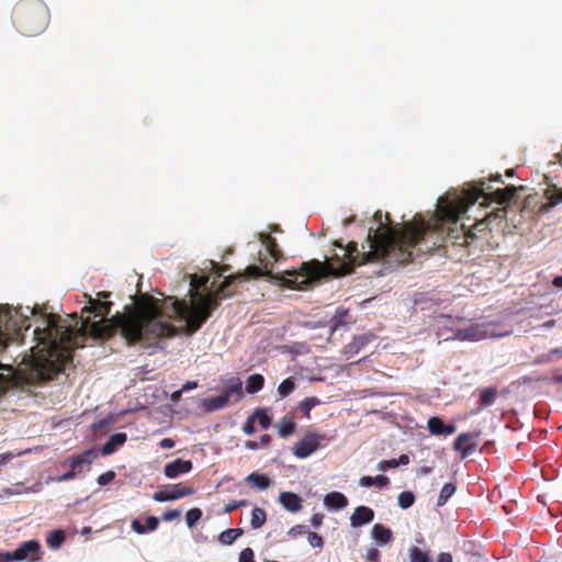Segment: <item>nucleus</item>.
I'll list each match as a JSON object with an SVG mask.
<instances>
[{"mask_svg": "<svg viewBox=\"0 0 562 562\" xmlns=\"http://www.w3.org/2000/svg\"><path fill=\"white\" fill-rule=\"evenodd\" d=\"M159 520L155 516H149L146 518V525H143L138 519H133L131 522V528L138 535H144L147 531H154L158 528Z\"/></svg>", "mask_w": 562, "mask_h": 562, "instance_id": "obj_18", "label": "nucleus"}, {"mask_svg": "<svg viewBox=\"0 0 562 562\" xmlns=\"http://www.w3.org/2000/svg\"><path fill=\"white\" fill-rule=\"evenodd\" d=\"M0 562H13L11 557V551L1 552L0 551Z\"/></svg>", "mask_w": 562, "mask_h": 562, "instance_id": "obj_56", "label": "nucleus"}, {"mask_svg": "<svg viewBox=\"0 0 562 562\" xmlns=\"http://www.w3.org/2000/svg\"><path fill=\"white\" fill-rule=\"evenodd\" d=\"M181 516V512L179 509H168L165 510L162 514V520L165 521H172L176 519H179Z\"/></svg>", "mask_w": 562, "mask_h": 562, "instance_id": "obj_44", "label": "nucleus"}, {"mask_svg": "<svg viewBox=\"0 0 562 562\" xmlns=\"http://www.w3.org/2000/svg\"><path fill=\"white\" fill-rule=\"evenodd\" d=\"M198 387V382L195 381H188L186 382L182 387H181V391L182 392H187V391H190V390H193V389H196Z\"/></svg>", "mask_w": 562, "mask_h": 562, "instance_id": "obj_55", "label": "nucleus"}, {"mask_svg": "<svg viewBox=\"0 0 562 562\" xmlns=\"http://www.w3.org/2000/svg\"><path fill=\"white\" fill-rule=\"evenodd\" d=\"M159 446L162 448V449H171L175 447V441L171 439V438H164L160 442H159Z\"/></svg>", "mask_w": 562, "mask_h": 562, "instance_id": "obj_53", "label": "nucleus"}, {"mask_svg": "<svg viewBox=\"0 0 562 562\" xmlns=\"http://www.w3.org/2000/svg\"><path fill=\"white\" fill-rule=\"evenodd\" d=\"M307 540L313 548L322 549L324 547L323 537L316 532H307Z\"/></svg>", "mask_w": 562, "mask_h": 562, "instance_id": "obj_37", "label": "nucleus"}, {"mask_svg": "<svg viewBox=\"0 0 562 562\" xmlns=\"http://www.w3.org/2000/svg\"><path fill=\"white\" fill-rule=\"evenodd\" d=\"M255 417V422L257 420L262 429H268L271 425V417L267 414L265 408L255 409L251 415Z\"/></svg>", "mask_w": 562, "mask_h": 562, "instance_id": "obj_31", "label": "nucleus"}, {"mask_svg": "<svg viewBox=\"0 0 562 562\" xmlns=\"http://www.w3.org/2000/svg\"><path fill=\"white\" fill-rule=\"evenodd\" d=\"M427 428L431 435H451L456 431V426L450 424L446 425L439 417H430L427 423Z\"/></svg>", "mask_w": 562, "mask_h": 562, "instance_id": "obj_14", "label": "nucleus"}, {"mask_svg": "<svg viewBox=\"0 0 562 562\" xmlns=\"http://www.w3.org/2000/svg\"><path fill=\"white\" fill-rule=\"evenodd\" d=\"M202 517V510L198 507L187 512L186 521L189 528H192Z\"/></svg>", "mask_w": 562, "mask_h": 562, "instance_id": "obj_36", "label": "nucleus"}, {"mask_svg": "<svg viewBox=\"0 0 562 562\" xmlns=\"http://www.w3.org/2000/svg\"><path fill=\"white\" fill-rule=\"evenodd\" d=\"M414 502H415V495L409 491H404V492L400 493V495L397 497L398 506L403 509H407L411 506H413Z\"/></svg>", "mask_w": 562, "mask_h": 562, "instance_id": "obj_33", "label": "nucleus"}, {"mask_svg": "<svg viewBox=\"0 0 562 562\" xmlns=\"http://www.w3.org/2000/svg\"><path fill=\"white\" fill-rule=\"evenodd\" d=\"M497 396V390L495 387H486L480 391L479 404L481 407L491 406Z\"/></svg>", "mask_w": 562, "mask_h": 562, "instance_id": "obj_25", "label": "nucleus"}, {"mask_svg": "<svg viewBox=\"0 0 562 562\" xmlns=\"http://www.w3.org/2000/svg\"><path fill=\"white\" fill-rule=\"evenodd\" d=\"M247 505V501L240 499V501H231L226 506L224 507V513L229 514L234 510H236L239 507H244Z\"/></svg>", "mask_w": 562, "mask_h": 562, "instance_id": "obj_41", "label": "nucleus"}, {"mask_svg": "<svg viewBox=\"0 0 562 562\" xmlns=\"http://www.w3.org/2000/svg\"><path fill=\"white\" fill-rule=\"evenodd\" d=\"M267 519L266 512L262 508L256 507L251 512V520L250 525L252 529H259L261 528Z\"/></svg>", "mask_w": 562, "mask_h": 562, "instance_id": "obj_30", "label": "nucleus"}, {"mask_svg": "<svg viewBox=\"0 0 562 562\" xmlns=\"http://www.w3.org/2000/svg\"><path fill=\"white\" fill-rule=\"evenodd\" d=\"M115 477V472L114 471H108L101 475L98 476V484L101 485V486H104V485H108L109 483H111Z\"/></svg>", "mask_w": 562, "mask_h": 562, "instance_id": "obj_39", "label": "nucleus"}, {"mask_svg": "<svg viewBox=\"0 0 562 562\" xmlns=\"http://www.w3.org/2000/svg\"><path fill=\"white\" fill-rule=\"evenodd\" d=\"M474 236H475V235H474L473 231H472V229H470V231L465 234V236H464V237H465V243H467L468 245H470V244L472 243V240L474 239Z\"/></svg>", "mask_w": 562, "mask_h": 562, "instance_id": "obj_60", "label": "nucleus"}, {"mask_svg": "<svg viewBox=\"0 0 562 562\" xmlns=\"http://www.w3.org/2000/svg\"><path fill=\"white\" fill-rule=\"evenodd\" d=\"M238 277H225L215 291L201 294L191 305L175 296L160 300L145 294L134 304L125 305L123 313H116L111 318L106 316L111 312L112 302L89 296V306L81 312L82 315H89L79 318L74 314V325L38 306L13 308L5 305V346L9 342H22L24 333L31 328L30 316L37 317L33 331L35 345L30 348L31 353L22 357L16 369L5 366V392L15 385H47L63 373L65 367L72 361V351L83 347L88 337L110 338L120 331L128 345L139 344L148 348L179 333L192 335L223 300L234 295L231 288Z\"/></svg>", "mask_w": 562, "mask_h": 562, "instance_id": "obj_1", "label": "nucleus"}, {"mask_svg": "<svg viewBox=\"0 0 562 562\" xmlns=\"http://www.w3.org/2000/svg\"><path fill=\"white\" fill-rule=\"evenodd\" d=\"M182 391L179 390V391H176L171 394V401L172 402H179L181 400V395H182Z\"/></svg>", "mask_w": 562, "mask_h": 562, "instance_id": "obj_59", "label": "nucleus"}, {"mask_svg": "<svg viewBox=\"0 0 562 562\" xmlns=\"http://www.w3.org/2000/svg\"><path fill=\"white\" fill-rule=\"evenodd\" d=\"M12 21L21 34L35 36L47 27L49 10L42 0H21L13 8Z\"/></svg>", "mask_w": 562, "mask_h": 562, "instance_id": "obj_4", "label": "nucleus"}, {"mask_svg": "<svg viewBox=\"0 0 562 562\" xmlns=\"http://www.w3.org/2000/svg\"><path fill=\"white\" fill-rule=\"evenodd\" d=\"M294 390H295V382H294L293 378H288V379L283 380L278 386V392L282 397L290 395Z\"/></svg>", "mask_w": 562, "mask_h": 562, "instance_id": "obj_34", "label": "nucleus"}, {"mask_svg": "<svg viewBox=\"0 0 562 562\" xmlns=\"http://www.w3.org/2000/svg\"><path fill=\"white\" fill-rule=\"evenodd\" d=\"M371 535H372V538L379 544H385V543L390 542L393 538L391 529L384 527L381 524H375L372 527Z\"/></svg>", "mask_w": 562, "mask_h": 562, "instance_id": "obj_20", "label": "nucleus"}, {"mask_svg": "<svg viewBox=\"0 0 562 562\" xmlns=\"http://www.w3.org/2000/svg\"><path fill=\"white\" fill-rule=\"evenodd\" d=\"M325 435L316 432H307L301 440L293 447V454L299 459H305L315 452L319 447L322 440H325Z\"/></svg>", "mask_w": 562, "mask_h": 562, "instance_id": "obj_8", "label": "nucleus"}, {"mask_svg": "<svg viewBox=\"0 0 562 562\" xmlns=\"http://www.w3.org/2000/svg\"><path fill=\"white\" fill-rule=\"evenodd\" d=\"M331 268L318 260L303 262L299 270H286L284 273L273 276L265 266H248L243 273H237L238 280L245 278L269 277L276 279L282 286L291 290H306L314 282L330 273Z\"/></svg>", "mask_w": 562, "mask_h": 562, "instance_id": "obj_3", "label": "nucleus"}, {"mask_svg": "<svg viewBox=\"0 0 562 562\" xmlns=\"http://www.w3.org/2000/svg\"><path fill=\"white\" fill-rule=\"evenodd\" d=\"M12 459H13V453H11V452H5V453L0 454V468L3 467L4 464H7Z\"/></svg>", "mask_w": 562, "mask_h": 562, "instance_id": "obj_54", "label": "nucleus"}, {"mask_svg": "<svg viewBox=\"0 0 562 562\" xmlns=\"http://www.w3.org/2000/svg\"><path fill=\"white\" fill-rule=\"evenodd\" d=\"M324 504L329 508L342 509L348 505V498L340 492H330L324 497Z\"/></svg>", "mask_w": 562, "mask_h": 562, "instance_id": "obj_19", "label": "nucleus"}, {"mask_svg": "<svg viewBox=\"0 0 562 562\" xmlns=\"http://www.w3.org/2000/svg\"><path fill=\"white\" fill-rule=\"evenodd\" d=\"M507 331L498 330V325L494 322L473 323L456 331V338L459 340L477 341L487 338L503 337Z\"/></svg>", "mask_w": 562, "mask_h": 562, "instance_id": "obj_5", "label": "nucleus"}, {"mask_svg": "<svg viewBox=\"0 0 562 562\" xmlns=\"http://www.w3.org/2000/svg\"><path fill=\"white\" fill-rule=\"evenodd\" d=\"M127 440L124 432H116L110 436L108 441L102 446L101 452L103 456L112 454L120 446H123Z\"/></svg>", "mask_w": 562, "mask_h": 562, "instance_id": "obj_16", "label": "nucleus"}, {"mask_svg": "<svg viewBox=\"0 0 562 562\" xmlns=\"http://www.w3.org/2000/svg\"><path fill=\"white\" fill-rule=\"evenodd\" d=\"M244 533V530L241 528H235V529H226L225 531L221 532L218 536V541L222 544L229 546L232 544L238 537H240Z\"/></svg>", "mask_w": 562, "mask_h": 562, "instance_id": "obj_26", "label": "nucleus"}, {"mask_svg": "<svg viewBox=\"0 0 562 562\" xmlns=\"http://www.w3.org/2000/svg\"><path fill=\"white\" fill-rule=\"evenodd\" d=\"M364 559H366V562H380L381 553L378 549L371 548L367 551Z\"/></svg>", "mask_w": 562, "mask_h": 562, "instance_id": "obj_45", "label": "nucleus"}, {"mask_svg": "<svg viewBox=\"0 0 562 562\" xmlns=\"http://www.w3.org/2000/svg\"><path fill=\"white\" fill-rule=\"evenodd\" d=\"M246 446H247V448L252 449V450L258 448V443L256 441H247Z\"/></svg>", "mask_w": 562, "mask_h": 562, "instance_id": "obj_62", "label": "nucleus"}, {"mask_svg": "<svg viewBox=\"0 0 562 562\" xmlns=\"http://www.w3.org/2000/svg\"><path fill=\"white\" fill-rule=\"evenodd\" d=\"M408 557L411 562H432L429 552L423 551L418 547H411L408 549Z\"/></svg>", "mask_w": 562, "mask_h": 562, "instance_id": "obj_28", "label": "nucleus"}, {"mask_svg": "<svg viewBox=\"0 0 562 562\" xmlns=\"http://www.w3.org/2000/svg\"><path fill=\"white\" fill-rule=\"evenodd\" d=\"M276 427L281 438H288L296 429V423L293 420V418L283 417L276 425Z\"/></svg>", "mask_w": 562, "mask_h": 562, "instance_id": "obj_22", "label": "nucleus"}, {"mask_svg": "<svg viewBox=\"0 0 562 562\" xmlns=\"http://www.w3.org/2000/svg\"><path fill=\"white\" fill-rule=\"evenodd\" d=\"M457 491V485L456 483H452V482H449V483H446L440 493H439V496H438V499H437V506H443L448 499L456 493Z\"/></svg>", "mask_w": 562, "mask_h": 562, "instance_id": "obj_27", "label": "nucleus"}, {"mask_svg": "<svg viewBox=\"0 0 562 562\" xmlns=\"http://www.w3.org/2000/svg\"><path fill=\"white\" fill-rule=\"evenodd\" d=\"M239 562H256L255 553L251 548L244 549L239 554Z\"/></svg>", "mask_w": 562, "mask_h": 562, "instance_id": "obj_42", "label": "nucleus"}, {"mask_svg": "<svg viewBox=\"0 0 562 562\" xmlns=\"http://www.w3.org/2000/svg\"><path fill=\"white\" fill-rule=\"evenodd\" d=\"M395 468H397V463H396L395 459L382 460L376 465V469L382 472H385L387 470L395 469Z\"/></svg>", "mask_w": 562, "mask_h": 562, "instance_id": "obj_40", "label": "nucleus"}, {"mask_svg": "<svg viewBox=\"0 0 562 562\" xmlns=\"http://www.w3.org/2000/svg\"><path fill=\"white\" fill-rule=\"evenodd\" d=\"M321 401L316 396L306 397L299 404V408L303 412L304 416L310 418V412L312 408L317 406Z\"/></svg>", "mask_w": 562, "mask_h": 562, "instance_id": "obj_32", "label": "nucleus"}, {"mask_svg": "<svg viewBox=\"0 0 562 562\" xmlns=\"http://www.w3.org/2000/svg\"><path fill=\"white\" fill-rule=\"evenodd\" d=\"M98 457V453L94 449L85 450L81 453L72 454L65 460L63 463L68 464L70 470H72L77 475L89 471L91 463Z\"/></svg>", "mask_w": 562, "mask_h": 562, "instance_id": "obj_9", "label": "nucleus"}, {"mask_svg": "<svg viewBox=\"0 0 562 562\" xmlns=\"http://www.w3.org/2000/svg\"><path fill=\"white\" fill-rule=\"evenodd\" d=\"M554 324H555V321L554 319H550V321L546 322L543 324V326L544 327H552V326H554Z\"/></svg>", "mask_w": 562, "mask_h": 562, "instance_id": "obj_64", "label": "nucleus"}, {"mask_svg": "<svg viewBox=\"0 0 562 562\" xmlns=\"http://www.w3.org/2000/svg\"><path fill=\"white\" fill-rule=\"evenodd\" d=\"M192 467L193 465L190 460L176 459L165 465L164 474L168 479H175L180 474L190 472Z\"/></svg>", "mask_w": 562, "mask_h": 562, "instance_id": "obj_11", "label": "nucleus"}, {"mask_svg": "<svg viewBox=\"0 0 562 562\" xmlns=\"http://www.w3.org/2000/svg\"><path fill=\"white\" fill-rule=\"evenodd\" d=\"M360 485L363 487L378 486L380 488L385 487L390 484V480L385 475H376V476H362L360 479Z\"/></svg>", "mask_w": 562, "mask_h": 562, "instance_id": "obj_23", "label": "nucleus"}, {"mask_svg": "<svg viewBox=\"0 0 562 562\" xmlns=\"http://www.w3.org/2000/svg\"><path fill=\"white\" fill-rule=\"evenodd\" d=\"M265 385V378L259 374L255 373L248 376L247 379V385H246V392L249 394H254L262 390Z\"/></svg>", "mask_w": 562, "mask_h": 562, "instance_id": "obj_24", "label": "nucleus"}, {"mask_svg": "<svg viewBox=\"0 0 562 562\" xmlns=\"http://www.w3.org/2000/svg\"><path fill=\"white\" fill-rule=\"evenodd\" d=\"M271 442V437L269 435H262L260 436V443L263 447H268Z\"/></svg>", "mask_w": 562, "mask_h": 562, "instance_id": "obj_58", "label": "nucleus"}, {"mask_svg": "<svg viewBox=\"0 0 562 562\" xmlns=\"http://www.w3.org/2000/svg\"><path fill=\"white\" fill-rule=\"evenodd\" d=\"M553 285L557 288H562V276L554 278Z\"/></svg>", "mask_w": 562, "mask_h": 562, "instance_id": "obj_61", "label": "nucleus"}, {"mask_svg": "<svg viewBox=\"0 0 562 562\" xmlns=\"http://www.w3.org/2000/svg\"><path fill=\"white\" fill-rule=\"evenodd\" d=\"M243 430L247 435H252L255 432V417L249 416L247 422L243 426Z\"/></svg>", "mask_w": 562, "mask_h": 562, "instance_id": "obj_47", "label": "nucleus"}, {"mask_svg": "<svg viewBox=\"0 0 562 562\" xmlns=\"http://www.w3.org/2000/svg\"><path fill=\"white\" fill-rule=\"evenodd\" d=\"M548 199L550 200L549 206H552V205L558 204L559 202H562V191L552 193L551 195L548 196Z\"/></svg>", "mask_w": 562, "mask_h": 562, "instance_id": "obj_50", "label": "nucleus"}, {"mask_svg": "<svg viewBox=\"0 0 562 562\" xmlns=\"http://www.w3.org/2000/svg\"><path fill=\"white\" fill-rule=\"evenodd\" d=\"M98 296L100 299H108L110 296V293L109 292H99Z\"/></svg>", "mask_w": 562, "mask_h": 562, "instance_id": "obj_63", "label": "nucleus"}, {"mask_svg": "<svg viewBox=\"0 0 562 562\" xmlns=\"http://www.w3.org/2000/svg\"><path fill=\"white\" fill-rule=\"evenodd\" d=\"M11 557L13 562L24 560L37 562L41 559V544L36 540L25 541L11 552Z\"/></svg>", "mask_w": 562, "mask_h": 562, "instance_id": "obj_10", "label": "nucleus"}, {"mask_svg": "<svg viewBox=\"0 0 562 562\" xmlns=\"http://www.w3.org/2000/svg\"><path fill=\"white\" fill-rule=\"evenodd\" d=\"M246 482L249 483L252 487L258 490H266L270 486V479L266 474L252 472L246 479Z\"/></svg>", "mask_w": 562, "mask_h": 562, "instance_id": "obj_21", "label": "nucleus"}, {"mask_svg": "<svg viewBox=\"0 0 562 562\" xmlns=\"http://www.w3.org/2000/svg\"><path fill=\"white\" fill-rule=\"evenodd\" d=\"M374 519V512L368 506H358L350 516V525L353 528L370 524Z\"/></svg>", "mask_w": 562, "mask_h": 562, "instance_id": "obj_12", "label": "nucleus"}, {"mask_svg": "<svg viewBox=\"0 0 562 562\" xmlns=\"http://www.w3.org/2000/svg\"><path fill=\"white\" fill-rule=\"evenodd\" d=\"M209 266H210L212 273L217 274V277H221L223 273L231 270V266H228V265L220 266L217 262H215L213 260L209 261Z\"/></svg>", "mask_w": 562, "mask_h": 562, "instance_id": "obj_38", "label": "nucleus"}, {"mask_svg": "<svg viewBox=\"0 0 562 562\" xmlns=\"http://www.w3.org/2000/svg\"><path fill=\"white\" fill-rule=\"evenodd\" d=\"M209 280H210L209 276H196V274L191 276L190 285H191L192 290L195 292V296H196L195 301H198L200 295L202 294V293H199V290L205 288Z\"/></svg>", "mask_w": 562, "mask_h": 562, "instance_id": "obj_29", "label": "nucleus"}, {"mask_svg": "<svg viewBox=\"0 0 562 562\" xmlns=\"http://www.w3.org/2000/svg\"><path fill=\"white\" fill-rule=\"evenodd\" d=\"M506 213H507V210L505 206H502V207H497L495 211L491 212L487 216H486V220L487 221H491L493 217L494 218H504L506 216Z\"/></svg>", "mask_w": 562, "mask_h": 562, "instance_id": "obj_46", "label": "nucleus"}, {"mask_svg": "<svg viewBox=\"0 0 562 562\" xmlns=\"http://www.w3.org/2000/svg\"><path fill=\"white\" fill-rule=\"evenodd\" d=\"M279 502L282 507L291 513H296L302 508V498L293 492H281Z\"/></svg>", "mask_w": 562, "mask_h": 562, "instance_id": "obj_13", "label": "nucleus"}, {"mask_svg": "<svg viewBox=\"0 0 562 562\" xmlns=\"http://www.w3.org/2000/svg\"><path fill=\"white\" fill-rule=\"evenodd\" d=\"M77 476V474L72 471V470H69L68 472L64 473L63 475H60L57 481L58 482H66V481H71L74 480L75 477Z\"/></svg>", "mask_w": 562, "mask_h": 562, "instance_id": "obj_51", "label": "nucleus"}, {"mask_svg": "<svg viewBox=\"0 0 562 562\" xmlns=\"http://www.w3.org/2000/svg\"><path fill=\"white\" fill-rule=\"evenodd\" d=\"M437 562H453L452 555L448 552H441L437 557Z\"/></svg>", "mask_w": 562, "mask_h": 562, "instance_id": "obj_52", "label": "nucleus"}, {"mask_svg": "<svg viewBox=\"0 0 562 562\" xmlns=\"http://www.w3.org/2000/svg\"><path fill=\"white\" fill-rule=\"evenodd\" d=\"M195 493V488L188 483H177L165 485L159 491L155 492L153 499L159 503L171 502L186 496H191Z\"/></svg>", "mask_w": 562, "mask_h": 562, "instance_id": "obj_7", "label": "nucleus"}, {"mask_svg": "<svg viewBox=\"0 0 562 562\" xmlns=\"http://www.w3.org/2000/svg\"><path fill=\"white\" fill-rule=\"evenodd\" d=\"M397 467L398 465H406L409 463V457L407 454H401L398 459H395Z\"/></svg>", "mask_w": 562, "mask_h": 562, "instance_id": "obj_57", "label": "nucleus"}, {"mask_svg": "<svg viewBox=\"0 0 562 562\" xmlns=\"http://www.w3.org/2000/svg\"><path fill=\"white\" fill-rule=\"evenodd\" d=\"M65 532L63 530H54L49 533L47 543L52 548H57L65 541Z\"/></svg>", "mask_w": 562, "mask_h": 562, "instance_id": "obj_35", "label": "nucleus"}, {"mask_svg": "<svg viewBox=\"0 0 562 562\" xmlns=\"http://www.w3.org/2000/svg\"><path fill=\"white\" fill-rule=\"evenodd\" d=\"M243 397V383L238 378H232L224 393L218 396L202 400V407L205 412H215L225 407L232 400L239 402Z\"/></svg>", "mask_w": 562, "mask_h": 562, "instance_id": "obj_6", "label": "nucleus"}, {"mask_svg": "<svg viewBox=\"0 0 562 562\" xmlns=\"http://www.w3.org/2000/svg\"><path fill=\"white\" fill-rule=\"evenodd\" d=\"M348 315V311H338L337 314L334 317V327H337L338 325L344 323V317Z\"/></svg>", "mask_w": 562, "mask_h": 562, "instance_id": "obj_49", "label": "nucleus"}, {"mask_svg": "<svg viewBox=\"0 0 562 562\" xmlns=\"http://www.w3.org/2000/svg\"><path fill=\"white\" fill-rule=\"evenodd\" d=\"M474 439V435L470 432L461 434L454 441L453 448L457 451H462V458H467L475 450V443H470Z\"/></svg>", "mask_w": 562, "mask_h": 562, "instance_id": "obj_15", "label": "nucleus"}, {"mask_svg": "<svg viewBox=\"0 0 562 562\" xmlns=\"http://www.w3.org/2000/svg\"><path fill=\"white\" fill-rule=\"evenodd\" d=\"M260 241L266 246L267 251L273 258L276 262L280 261L283 258V255L277 244L276 238L268 234L260 233L259 234Z\"/></svg>", "mask_w": 562, "mask_h": 562, "instance_id": "obj_17", "label": "nucleus"}, {"mask_svg": "<svg viewBox=\"0 0 562 562\" xmlns=\"http://www.w3.org/2000/svg\"><path fill=\"white\" fill-rule=\"evenodd\" d=\"M490 187H473L464 191L462 196L453 200L441 198L430 221L425 222L420 215H416L412 222H406L401 227L392 226L389 213L383 214L381 211H376L373 214V221L378 226L376 228L370 227L368 231V250H364V245H362V250H359L358 244L350 241L344 248V257L347 262H344L340 270L335 274H348L353 271L356 266L376 261H381L387 268L406 265L415 256H418L417 246L429 231H442L445 225L456 224L460 215L465 213L481 198H484V201L503 205L509 202L517 191L515 186H508L493 192H490Z\"/></svg>", "mask_w": 562, "mask_h": 562, "instance_id": "obj_2", "label": "nucleus"}, {"mask_svg": "<svg viewBox=\"0 0 562 562\" xmlns=\"http://www.w3.org/2000/svg\"><path fill=\"white\" fill-rule=\"evenodd\" d=\"M323 519H324L323 514H314V515H312L310 521L314 528H318L322 526Z\"/></svg>", "mask_w": 562, "mask_h": 562, "instance_id": "obj_48", "label": "nucleus"}, {"mask_svg": "<svg viewBox=\"0 0 562 562\" xmlns=\"http://www.w3.org/2000/svg\"><path fill=\"white\" fill-rule=\"evenodd\" d=\"M307 532V528L304 525H295L289 531L288 536L291 538H296Z\"/></svg>", "mask_w": 562, "mask_h": 562, "instance_id": "obj_43", "label": "nucleus"}]
</instances>
